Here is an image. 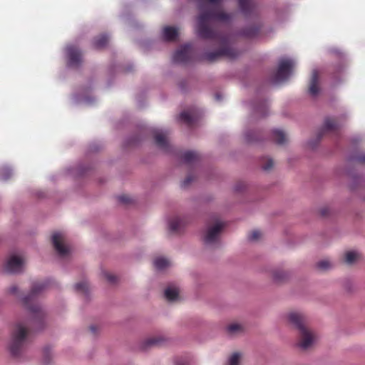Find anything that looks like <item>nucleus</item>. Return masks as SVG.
Here are the masks:
<instances>
[{
	"mask_svg": "<svg viewBox=\"0 0 365 365\" xmlns=\"http://www.w3.org/2000/svg\"><path fill=\"white\" fill-rule=\"evenodd\" d=\"M288 321L294 325L299 331L307 328L304 315L299 312H292L287 314Z\"/></svg>",
	"mask_w": 365,
	"mask_h": 365,
	"instance_id": "11",
	"label": "nucleus"
},
{
	"mask_svg": "<svg viewBox=\"0 0 365 365\" xmlns=\"http://www.w3.org/2000/svg\"><path fill=\"white\" fill-rule=\"evenodd\" d=\"M24 264L25 260L22 256L12 255L8 257L4 265V269L10 274H19L23 271Z\"/></svg>",
	"mask_w": 365,
	"mask_h": 365,
	"instance_id": "6",
	"label": "nucleus"
},
{
	"mask_svg": "<svg viewBox=\"0 0 365 365\" xmlns=\"http://www.w3.org/2000/svg\"><path fill=\"white\" fill-rule=\"evenodd\" d=\"M259 32V28L257 26L246 27L241 31V35L246 38H253L257 36Z\"/></svg>",
	"mask_w": 365,
	"mask_h": 365,
	"instance_id": "25",
	"label": "nucleus"
},
{
	"mask_svg": "<svg viewBox=\"0 0 365 365\" xmlns=\"http://www.w3.org/2000/svg\"><path fill=\"white\" fill-rule=\"evenodd\" d=\"M246 139H247V140L248 142H252V141H257V140H258V138H257L252 137V136L250 135V133H247L246 134Z\"/></svg>",
	"mask_w": 365,
	"mask_h": 365,
	"instance_id": "42",
	"label": "nucleus"
},
{
	"mask_svg": "<svg viewBox=\"0 0 365 365\" xmlns=\"http://www.w3.org/2000/svg\"><path fill=\"white\" fill-rule=\"evenodd\" d=\"M119 201H120L123 203L128 204L130 202V198L125 195H123L118 197Z\"/></svg>",
	"mask_w": 365,
	"mask_h": 365,
	"instance_id": "38",
	"label": "nucleus"
},
{
	"mask_svg": "<svg viewBox=\"0 0 365 365\" xmlns=\"http://www.w3.org/2000/svg\"><path fill=\"white\" fill-rule=\"evenodd\" d=\"M319 213L322 217H327L330 213V209L329 207H323L320 209Z\"/></svg>",
	"mask_w": 365,
	"mask_h": 365,
	"instance_id": "36",
	"label": "nucleus"
},
{
	"mask_svg": "<svg viewBox=\"0 0 365 365\" xmlns=\"http://www.w3.org/2000/svg\"><path fill=\"white\" fill-rule=\"evenodd\" d=\"M68 64L70 67H78L82 62V53L75 46L66 47Z\"/></svg>",
	"mask_w": 365,
	"mask_h": 365,
	"instance_id": "8",
	"label": "nucleus"
},
{
	"mask_svg": "<svg viewBox=\"0 0 365 365\" xmlns=\"http://www.w3.org/2000/svg\"><path fill=\"white\" fill-rule=\"evenodd\" d=\"M192 54V46L191 44H185L177 50L173 56V60L175 63H187Z\"/></svg>",
	"mask_w": 365,
	"mask_h": 365,
	"instance_id": "7",
	"label": "nucleus"
},
{
	"mask_svg": "<svg viewBox=\"0 0 365 365\" xmlns=\"http://www.w3.org/2000/svg\"><path fill=\"white\" fill-rule=\"evenodd\" d=\"M193 180V177L192 175H188L182 182V187H186L190 185V183Z\"/></svg>",
	"mask_w": 365,
	"mask_h": 365,
	"instance_id": "37",
	"label": "nucleus"
},
{
	"mask_svg": "<svg viewBox=\"0 0 365 365\" xmlns=\"http://www.w3.org/2000/svg\"><path fill=\"white\" fill-rule=\"evenodd\" d=\"M244 326L242 324L234 322H231L226 327V331L229 335L235 336L244 331Z\"/></svg>",
	"mask_w": 365,
	"mask_h": 365,
	"instance_id": "17",
	"label": "nucleus"
},
{
	"mask_svg": "<svg viewBox=\"0 0 365 365\" xmlns=\"http://www.w3.org/2000/svg\"><path fill=\"white\" fill-rule=\"evenodd\" d=\"M29 334V324L25 322H17L11 334L9 349L11 354L17 356L26 344Z\"/></svg>",
	"mask_w": 365,
	"mask_h": 365,
	"instance_id": "3",
	"label": "nucleus"
},
{
	"mask_svg": "<svg viewBox=\"0 0 365 365\" xmlns=\"http://www.w3.org/2000/svg\"><path fill=\"white\" fill-rule=\"evenodd\" d=\"M9 291L11 294H15L18 291V287L16 285H12L9 287Z\"/></svg>",
	"mask_w": 365,
	"mask_h": 365,
	"instance_id": "43",
	"label": "nucleus"
},
{
	"mask_svg": "<svg viewBox=\"0 0 365 365\" xmlns=\"http://www.w3.org/2000/svg\"><path fill=\"white\" fill-rule=\"evenodd\" d=\"M284 277V274L282 272H274L273 273V277L275 280H280Z\"/></svg>",
	"mask_w": 365,
	"mask_h": 365,
	"instance_id": "40",
	"label": "nucleus"
},
{
	"mask_svg": "<svg viewBox=\"0 0 365 365\" xmlns=\"http://www.w3.org/2000/svg\"><path fill=\"white\" fill-rule=\"evenodd\" d=\"M223 222L218 218L215 217L214 222L212 225H209L206 228H224Z\"/></svg>",
	"mask_w": 365,
	"mask_h": 365,
	"instance_id": "35",
	"label": "nucleus"
},
{
	"mask_svg": "<svg viewBox=\"0 0 365 365\" xmlns=\"http://www.w3.org/2000/svg\"><path fill=\"white\" fill-rule=\"evenodd\" d=\"M339 125L335 119L327 118L324 120V123L322 130L319 133V138L324 132L336 131L339 129Z\"/></svg>",
	"mask_w": 365,
	"mask_h": 365,
	"instance_id": "15",
	"label": "nucleus"
},
{
	"mask_svg": "<svg viewBox=\"0 0 365 365\" xmlns=\"http://www.w3.org/2000/svg\"><path fill=\"white\" fill-rule=\"evenodd\" d=\"M238 4L245 16L249 17L257 14V5L255 0H238Z\"/></svg>",
	"mask_w": 365,
	"mask_h": 365,
	"instance_id": "12",
	"label": "nucleus"
},
{
	"mask_svg": "<svg viewBox=\"0 0 365 365\" xmlns=\"http://www.w3.org/2000/svg\"><path fill=\"white\" fill-rule=\"evenodd\" d=\"M153 263L155 267L160 271L165 270L171 265V261L164 257H158L155 258Z\"/></svg>",
	"mask_w": 365,
	"mask_h": 365,
	"instance_id": "20",
	"label": "nucleus"
},
{
	"mask_svg": "<svg viewBox=\"0 0 365 365\" xmlns=\"http://www.w3.org/2000/svg\"><path fill=\"white\" fill-rule=\"evenodd\" d=\"M45 289L42 283H36L32 286L31 292L21 299L24 305L29 311L30 322L36 329H41L44 323L46 312L43 307L36 302V297Z\"/></svg>",
	"mask_w": 365,
	"mask_h": 365,
	"instance_id": "2",
	"label": "nucleus"
},
{
	"mask_svg": "<svg viewBox=\"0 0 365 365\" xmlns=\"http://www.w3.org/2000/svg\"><path fill=\"white\" fill-rule=\"evenodd\" d=\"M361 258V254L356 250H348L344 253V262L348 265L356 263Z\"/></svg>",
	"mask_w": 365,
	"mask_h": 365,
	"instance_id": "14",
	"label": "nucleus"
},
{
	"mask_svg": "<svg viewBox=\"0 0 365 365\" xmlns=\"http://www.w3.org/2000/svg\"><path fill=\"white\" fill-rule=\"evenodd\" d=\"M179 118L189 127L193 126L195 122V117L187 111L182 112L180 114Z\"/></svg>",
	"mask_w": 365,
	"mask_h": 365,
	"instance_id": "27",
	"label": "nucleus"
},
{
	"mask_svg": "<svg viewBox=\"0 0 365 365\" xmlns=\"http://www.w3.org/2000/svg\"><path fill=\"white\" fill-rule=\"evenodd\" d=\"M181 225L178 222H176L175 224H172L170 227V228H173V229H175V228H178Z\"/></svg>",
	"mask_w": 365,
	"mask_h": 365,
	"instance_id": "44",
	"label": "nucleus"
},
{
	"mask_svg": "<svg viewBox=\"0 0 365 365\" xmlns=\"http://www.w3.org/2000/svg\"><path fill=\"white\" fill-rule=\"evenodd\" d=\"M268 109V105L267 101H263L256 105L255 106V110L256 113H259L262 116H265L267 115V111Z\"/></svg>",
	"mask_w": 365,
	"mask_h": 365,
	"instance_id": "29",
	"label": "nucleus"
},
{
	"mask_svg": "<svg viewBox=\"0 0 365 365\" xmlns=\"http://www.w3.org/2000/svg\"><path fill=\"white\" fill-rule=\"evenodd\" d=\"M109 38L106 34H101L96 37L93 40V46L100 49L104 48L108 43Z\"/></svg>",
	"mask_w": 365,
	"mask_h": 365,
	"instance_id": "24",
	"label": "nucleus"
},
{
	"mask_svg": "<svg viewBox=\"0 0 365 365\" xmlns=\"http://www.w3.org/2000/svg\"><path fill=\"white\" fill-rule=\"evenodd\" d=\"M91 330L93 331V332H95L96 331V329L94 327H91Z\"/></svg>",
	"mask_w": 365,
	"mask_h": 365,
	"instance_id": "47",
	"label": "nucleus"
},
{
	"mask_svg": "<svg viewBox=\"0 0 365 365\" xmlns=\"http://www.w3.org/2000/svg\"><path fill=\"white\" fill-rule=\"evenodd\" d=\"M294 66V63L291 59L284 58L280 60L278 68L272 78V81L274 83L286 81L289 77Z\"/></svg>",
	"mask_w": 365,
	"mask_h": 365,
	"instance_id": "5",
	"label": "nucleus"
},
{
	"mask_svg": "<svg viewBox=\"0 0 365 365\" xmlns=\"http://www.w3.org/2000/svg\"><path fill=\"white\" fill-rule=\"evenodd\" d=\"M262 232L259 230H254L250 234L248 235V240L252 242H255L259 240L262 237Z\"/></svg>",
	"mask_w": 365,
	"mask_h": 365,
	"instance_id": "30",
	"label": "nucleus"
},
{
	"mask_svg": "<svg viewBox=\"0 0 365 365\" xmlns=\"http://www.w3.org/2000/svg\"><path fill=\"white\" fill-rule=\"evenodd\" d=\"M181 158L185 163L192 164L199 160L200 155L194 151H186L182 155Z\"/></svg>",
	"mask_w": 365,
	"mask_h": 365,
	"instance_id": "21",
	"label": "nucleus"
},
{
	"mask_svg": "<svg viewBox=\"0 0 365 365\" xmlns=\"http://www.w3.org/2000/svg\"><path fill=\"white\" fill-rule=\"evenodd\" d=\"M272 138L274 141L279 145L284 144L287 140L285 133L282 130L278 129L272 131Z\"/></svg>",
	"mask_w": 365,
	"mask_h": 365,
	"instance_id": "26",
	"label": "nucleus"
},
{
	"mask_svg": "<svg viewBox=\"0 0 365 365\" xmlns=\"http://www.w3.org/2000/svg\"><path fill=\"white\" fill-rule=\"evenodd\" d=\"M105 277H106V279H107L108 282H111V283H113V282H115L116 281V277H115V276H114V275H113V274H111L106 273V274H105Z\"/></svg>",
	"mask_w": 365,
	"mask_h": 365,
	"instance_id": "39",
	"label": "nucleus"
},
{
	"mask_svg": "<svg viewBox=\"0 0 365 365\" xmlns=\"http://www.w3.org/2000/svg\"><path fill=\"white\" fill-rule=\"evenodd\" d=\"M356 161L360 163L365 164V154H362V155L357 156Z\"/></svg>",
	"mask_w": 365,
	"mask_h": 365,
	"instance_id": "41",
	"label": "nucleus"
},
{
	"mask_svg": "<svg viewBox=\"0 0 365 365\" xmlns=\"http://www.w3.org/2000/svg\"><path fill=\"white\" fill-rule=\"evenodd\" d=\"M163 341V339L160 336L150 337V338L145 339L143 341L141 348L144 350H146L147 349H148L150 347L160 344Z\"/></svg>",
	"mask_w": 365,
	"mask_h": 365,
	"instance_id": "23",
	"label": "nucleus"
},
{
	"mask_svg": "<svg viewBox=\"0 0 365 365\" xmlns=\"http://www.w3.org/2000/svg\"><path fill=\"white\" fill-rule=\"evenodd\" d=\"M243 354L235 351L230 354L225 365H242Z\"/></svg>",
	"mask_w": 365,
	"mask_h": 365,
	"instance_id": "19",
	"label": "nucleus"
},
{
	"mask_svg": "<svg viewBox=\"0 0 365 365\" xmlns=\"http://www.w3.org/2000/svg\"><path fill=\"white\" fill-rule=\"evenodd\" d=\"M74 289L78 292H82L86 294L88 291V283L86 281L76 283L74 285Z\"/></svg>",
	"mask_w": 365,
	"mask_h": 365,
	"instance_id": "31",
	"label": "nucleus"
},
{
	"mask_svg": "<svg viewBox=\"0 0 365 365\" xmlns=\"http://www.w3.org/2000/svg\"><path fill=\"white\" fill-rule=\"evenodd\" d=\"M154 139L155 144L164 150H167L168 148V142L165 135L161 131H155L154 133Z\"/></svg>",
	"mask_w": 365,
	"mask_h": 365,
	"instance_id": "18",
	"label": "nucleus"
},
{
	"mask_svg": "<svg viewBox=\"0 0 365 365\" xmlns=\"http://www.w3.org/2000/svg\"><path fill=\"white\" fill-rule=\"evenodd\" d=\"M44 356H45V358L48 356V349H44Z\"/></svg>",
	"mask_w": 365,
	"mask_h": 365,
	"instance_id": "46",
	"label": "nucleus"
},
{
	"mask_svg": "<svg viewBox=\"0 0 365 365\" xmlns=\"http://www.w3.org/2000/svg\"><path fill=\"white\" fill-rule=\"evenodd\" d=\"M178 35L176 28L173 26H165L163 29L164 38L168 41H175Z\"/></svg>",
	"mask_w": 365,
	"mask_h": 365,
	"instance_id": "22",
	"label": "nucleus"
},
{
	"mask_svg": "<svg viewBox=\"0 0 365 365\" xmlns=\"http://www.w3.org/2000/svg\"><path fill=\"white\" fill-rule=\"evenodd\" d=\"M199 10L200 14L197 17V35L201 38L214 40L220 46V49L216 51L205 53L203 58L209 62H213L222 56L230 59L237 58L240 53L229 46L228 37L213 30L210 26V24L212 21L229 22L232 19V15L225 13L220 9L204 7L202 4H199Z\"/></svg>",
	"mask_w": 365,
	"mask_h": 365,
	"instance_id": "1",
	"label": "nucleus"
},
{
	"mask_svg": "<svg viewBox=\"0 0 365 365\" xmlns=\"http://www.w3.org/2000/svg\"><path fill=\"white\" fill-rule=\"evenodd\" d=\"M165 298L169 301L176 300L179 294V289L175 284H169L165 289L164 292Z\"/></svg>",
	"mask_w": 365,
	"mask_h": 365,
	"instance_id": "16",
	"label": "nucleus"
},
{
	"mask_svg": "<svg viewBox=\"0 0 365 365\" xmlns=\"http://www.w3.org/2000/svg\"><path fill=\"white\" fill-rule=\"evenodd\" d=\"M170 235H173V234L177 233L178 231H179V230L173 229V230H170Z\"/></svg>",
	"mask_w": 365,
	"mask_h": 365,
	"instance_id": "45",
	"label": "nucleus"
},
{
	"mask_svg": "<svg viewBox=\"0 0 365 365\" xmlns=\"http://www.w3.org/2000/svg\"><path fill=\"white\" fill-rule=\"evenodd\" d=\"M317 267L322 271H327L333 267V263L328 259L320 260L317 264Z\"/></svg>",
	"mask_w": 365,
	"mask_h": 365,
	"instance_id": "28",
	"label": "nucleus"
},
{
	"mask_svg": "<svg viewBox=\"0 0 365 365\" xmlns=\"http://www.w3.org/2000/svg\"><path fill=\"white\" fill-rule=\"evenodd\" d=\"M51 244L60 257H67L71 253V247L68 240L61 231L54 232L51 237Z\"/></svg>",
	"mask_w": 365,
	"mask_h": 365,
	"instance_id": "4",
	"label": "nucleus"
},
{
	"mask_svg": "<svg viewBox=\"0 0 365 365\" xmlns=\"http://www.w3.org/2000/svg\"><path fill=\"white\" fill-rule=\"evenodd\" d=\"M299 341L298 345L302 349H307L310 347L316 340L314 334L308 327L299 331Z\"/></svg>",
	"mask_w": 365,
	"mask_h": 365,
	"instance_id": "9",
	"label": "nucleus"
},
{
	"mask_svg": "<svg viewBox=\"0 0 365 365\" xmlns=\"http://www.w3.org/2000/svg\"><path fill=\"white\" fill-rule=\"evenodd\" d=\"M222 230H203L202 237L207 246L216 245L220 239Z\"/></svg>",
	"mask_w": 365,
	"mask_h": 365,
	"instance_id": "10",
	"label": "nucleus"
},
{
	"mask_svg": "<svg viewBox=\"0 0 365 365\" xmlns=\"http://www.w3.org/2000/svg\"><path fill=\"white\" fill-rule=\"evenodd\" d=\"M274 163L272 159L269 158H264L262 162V169L264 170H269L273 167Z\"/></svg>",
	"mask_w": 365,
	"mask_h": 365,
	"instance_id": "33",
	"label": "nucleus"
},
{
	"mask_svg": "<svg viewBox=\"0 0 365 365\" xmlns=\"http://www.w3.org/2000/svg\"><path fill=\"white\" fill-rule=\"evenodd\" d=\"M175 365H190V361L187 357L177 356L174 359Z\"/></svg>",
	"mask_w": 365,
	"mask_h": 365,
	"instance_id": "34",
	"label": "nucleus"
},
{
	"mask_svg": "<svg viewBox=\"0 0 365 365\" xmlns=\"http://www.w3.org/2000/svg\"><path fill=\"white\" fill-rule=\"evenodd\" d=\"M11 170L9 168H3L0 170V179L2 180H6L11 176Z\"/></svg>",
	"mask_w": 365,
	"mask_h": 365,
	"instance_id": "32",
	"label": "nucleus"
},
{
	"mask_svg": "<svg viewBox=\"0 0 365 365\" xmlns=\"http://www.w3.org/2000/svg\"><path fill=\"white\" fill-rule=\"evenodd\" d=\"M319 74L317 70H313L309 84V93L311 96H315L319 92Z\"/></svg>",
	"mask_w": 365,
	"mask_h": 365,
	"instance_id": "13",
	"label": "nucleus"
}]
</instances>
